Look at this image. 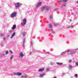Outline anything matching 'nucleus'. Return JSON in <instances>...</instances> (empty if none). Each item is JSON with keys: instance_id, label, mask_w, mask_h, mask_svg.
I'll list each match as a JSON object with an SVG mask.
<instances>
[{"instance_id": "47", "label": "nucleus", "mask_w": 78, "mask_h": 78, "mask_svg": "<svg viewBox=\"0 0 78 78\" xmlns=\"http://www.w3.org/2000/svg\"><path fill=\"white\" fill-rule=\"evenodd\" d=\"M77 3H78V1L77 2Z\"/></svg>"}, {"instance_id": "34", "label": "nucleus", "mask_w": 78, "mask_h": 78, "mask_svg": "<svg viewBox=\"0 0 78 78\" xmlns=\"http://www.w3.org/2000/svg\"><path fill=\"white\" fill-rule=\"evenodd\" d=\"M49 70H50V69H46V71H48Z\"/></svg>"}, {"instance_id": "3", "label": "nucleus", "mask_w": 78, "mask_h": 78, "mask_svg": "<svg viewBox=\"0 0 78 78\" xmlns=\"http://www.w3.org/2000/svg\"><path fill=\"white\" fill-rule=\"evenodd\" d=\"M24 56V55L23 54V53L21 52L20 53L19 57H23Z\"/></svg>"}, {"instance_id": "30", "label": "nucleus", "mask_w": 78, "mask_h": 78, "mask_svg": "<svg viewBox=\"0 0 78 78\" xmlns=\"http://www.w3.org/2000/svg\"><path fill=\"white\" fill-rule=\"evenodd\" d=\"M50 19H52V16H51L50 17H49Z\"/></svg>"}, {"instance_id": "28", "label": "nucleus", "mask_w": 78, "mask_h": 78, "mask_svg": "<svg viewBox=\"0 0 78 78\" xmlns=\"http://www.w3.org/2000/svg\"><path fill=\"white\" fill-rule=\"evenodd\" d=\"M3 40H4V41H6V38H5V37H4L3 38Z\"/></svg>"}, {"instance_id": "23", "label": "nucleus", "mask_w": 78, "mask_h": 78, "mask_svg": "<svg viewBox=\"0 0 78 78\" xmlns=\"http://www.w3.org/2000/svg\"><path fill=\"white\" fill-rule=\"evenodd\" d=\"M63 5L64 6H66V3H63Z\"/></svg>"}, {"instance_id": "24", "label": "nucleus", "mask_w": 78, "mask_h": 78, "mask_svg": "<svg viewBox=\"0 0 78 78\" xmlns=\"http://www.w3.org/2000/svg\"><path fill=\"white\" fill-rule=\"evenodd\" d=\"M69 69H72V66H69Z\"/></svg>"}, {"instance_id": "1", "label": "nucleus", "mask_w": 78, "mask_h": 78, "mask_svg": "<svg viewBox=\"0 0 78 78\" xmlns=\"http://www.w3.org/2000/svg\"><path fill=\"white\" fill-rule=\"evenodd\" d=\"M16 14H17V13H12L11 15V17H14L16 16Z\"/></svg>"}, {"instance_id": "39", "label": "nucleus", "mask_w": 78, "mask_h": 78, "mask_svg": "<svg viewBox=\"0 0 78 78\" xmlns=\"http://www.w3.org/2000/svg\"><path fill=\"white\" fill-rule=\"evenodd\" d=\"M9 33H11V30H9Z\"/></svg>"}, {"instance_id": "33", "label": "nucleus", "mask_w": 78, "mask_h": 78, "mask_svg": "<svg viewBox=\"0 0 78 78\" xmlns=\"http://www.w3.org/2000/svg\"><path fill=\"white\" fill-rule=\"evenodd\" d=\"M13 58V56H12L11 57H10V58L11 59H12V58Z\"/></svg>"}, {"instance_id": "5", "label": "nucleus", "mask_w": 78, "mask_h": 78, "mask_svg": "<svg viewBox=\"0 0 78 78\" xmlns=\"http://www.w3.org/2000/svg\"><path fill=\"white\" fill-rule=\"evenodd\" d=\"M19 5H20V3L17 2L15 5V7H16V8H18V7L19 6Z\"/></svg>"}, {"instance_id": "16", "label": "nucleus", "mask_w": 78, "mask_h": 78, "mask_svg": "<svg viewBox=\"0 0 78 78\" xmlns=\"http://www.w3.org/2000/svg\"><path fill=\"white\" fill-rule=\"evenodd\" d=\"M25 24H26L25 23H21V25L22 26H25Z\"/></svg>"}, {"instance_id": "12", "label": "nucleus", "mask_w": 78, "mask_h": 78, "mask_svg": "<svg viewBox=\"0 0 78 78\" xmlns=\"http://www.w3.org/2000/svg\"><path fill=\"white\" fill-rule=\"evenodd\" d=\"M26 22H27V20H26V19H24L23 20V23L26 24Z\"/></svg>"}, {"instance_id": "13", "label": "nucleus", "mask_w": 78, "mask_h": 78, "mask_svg": "<svg viewBox=\"0 0 78 78\" xmlns=\"http://www.w3.org/2000/svg\"><path fill=\"white\" fill-rule=\"evenodd\" d=\"M14 36H15V33H13L12 34V36L11 37V38H12L13 37H14Z\"/></svg>"}, {"instance_id": "10", "label": "nucleus", "mask_w": 78, "mask_h": 78, "mask_svg": "<svg viewBox=\"0 0 78 78\" xmlns=\"http://www.w3.org/2000/svg\"><path fill=\"white\" fill-rule=\"evenodd\" d=\"M44 75H45L44 73L40 75L39 77H42V76H44Z\"/></svg>"}, {"instance_id": "7", "label": "nucleus", "mask_w": 78, "mask_h": 78, "mask_svg": "<svg viewBox=\"0 0 78 78\" xmlns=\"http://www.w3.org/2000/svg\"><path fill=\"white\" fill-rule=\"evenodd\" d=\"M76 53V51H71L70 52L69 54L70 55H71V54H75Z\"/></svg>"}, {"instance_id": "4", "label": "nucleus", "mask_w": 78, "mask_h": 78, "mask_svg": "<svg viewBox=\"0 0 78 78\" xmlns=\"http://www.w3.org/2000/svg\"><path fill=\"white\" fill-rule=\"evenodd\" d=\"M64 2L65 3H66V2H68V0H60L59 1V2Z\"/></svg>"}, {"instance_id": "38", "label": "nucleus", "mask_w": 78, "mask_h": 78, "mask_svg": "<svg viewBox=\"0 0 78 78\" xmlns=\"http://www.w3.org/2000/svg\"><path fill=\"white\" fill-rule=\"evenodd\" d=\"M7 37H9V35H8L7 36Z\"/></svg>"}, {"instance_id": "43", "label": "nucleus", "mask_w": 78, "mask_h": 78, "mask_svg": "<svg viewBox=\"0 0 78 78\" xmlns=\"http://www.w3.org/2000/svg\"><path fill=\"white\" fill-rule=\"evenodd\" d=\"M53 78H56V77H54Z\"/></svg>"}, {"instance_id": "20", "label": "nucleus", "mask_w": 78, "mask_h": 78, "mask_svg": "<svg viewBox=\"0 0 78 78\" xmlns=\"http://www.w3.org/2000/svg\"><path fill=\"white\" fill-rule=\"evenodd\" d=\"M65 53H66V52H63L61 54V55H64Z\"/></svg>"}, {"instance_id": "29", "label": "nucleus", "mask_w": 78, "mask_h": 78, "mask_svg": "<svg viewBox=\"0 0 78 78\" xmlns=\"http://www.w3.org/2000/svg\"><path fill=\"white\" fill-rule=\"evenodd\" d=\"M76 65H77V66H78V62H76Z\"/></svg>"}, {"instance_id": "41", "label": "nucleus", "mask_w": 78, "mask_h": 78, "mask_svg": "<svg viewBox=\"0 0 78 78\" xmlns=\"http://www.w3.org/2000/svg\"><path fill=\"white\" fill-rule=\"evenodd\" d=\"M56 9H54V11H56Z\"/></svg>"}, {"instance_id": "2", "label": "nucleus", "mask_w": 78, "mask_h": 78, "mask_svg": "<svg viewBox=\"0 0 78 78\" xmlns=\"http://www.w3.org/2000/svg\"><path fill=\"white\" fill-rule=\"evenodd\" d=\"M14 75H17V76H20V75H22V74L18 72L16 73H14Z\"/></svg>"}, {"instance_id": "44", "label": "nucleus", "mask_w": 78, "mask_h": 78, "mask_svg": "<svg viewBox=\"0 0 78 78\" xmlns=\"http://www.w3.org/2000/svg\"><path fill=\"white\" fill-rule=\"evenodd\" d=\"M70 21H72V20H70Z\"/></svg>"}, {"instance_id": "46", "label": "nucleus", "mask_w": 78, "mask_h": 78, "mask_svg": "<svg viewBox=\"0 0 78 78\" xmlns=\"http://www.w3.org/2000/svg\"><path fill=\"white\" fill-rule=\"evenodd\" d=\"M53 30V29H51V31H52Z\"/></svg>"}, {"instance_id": "6", "label": "nucleus", "mask_w": 78, "mask_h": 78, "mask_svg": "<svg viewBox=\"0 0 78 78\" xmlns=\"http://www.w3.org/2000/svg\"><path fill=\"white\" fill-rule=\"evenodd\" d=\"M16 28V24L13 25L12 27V30H14Z\"/></svg>"}, {"instance_id": "40", "label": "nucleus", "mask_w": 78, "mask_h": 78, "mask_svg": "<svg viewBox=\"0 0 78 78\" xmlns=\"http://www.w3.org/2000/svg\"><path fill=\"white\" fill-rule=\"evenodd\" d=\"M33 44L32 43H31V45H33Z\"/></svg>"}, {"instance_id": "36", "label": "nucleus", "mask_w": 78, "mask_h": 78, "mask_svg": "<svg viewBox=\"0 0 78 78\" xmlns=\"http://www.w3.org/2000/svg\"><path fill=\"white\" fill-rule=\"evenodd\" d=\"M71 27H72V28H73V25L71 26Z\"/></svg>"}, {"instance_id": "35", "label": "nucleus", "mask_w": 78, "mask_h": 78, "mask_svg": "<svg viewBox=\"0 0 78 78\" xmlns=\"http://www.w3.org/2000/svg\"><path fill=\"white\" fill-rule=\"evenodd\" d=\"M31 53H32V52H30V54H29V55H31Z\"/></svg>"}, {"instance_id": "15", "label": "nucleus", "mask_w": 78, "mask_h": 78, "mask_svg": "<svg viewBox=\"0 0 78 78\" xmlns=\"http://www.w3.org/2000/svg\"><path fill=\"white\" fill-rule=\"evenodd\" d=\"M56 64L58 65H62V63L57 62Z\"/></svg>"}, {"instance_id": "17", "label": "nucleus", "mask_w": 78, "mask_h": 78, "mask_svg": "<svg viewBox=\"0 0 78 78\" xmlns=\"http://www.w3.org/2000/svg\"><path fill=\"white\" fill-rule=\"evenodd\" d=\"M49 27L50 28H52V27L51 26V25L49 24Z\"/></svg>"}, {"instance_id": "11", "label": "nucleus", "mask_w": 78, "mask_h": 78, "mask_svg": "<svg viewBox=\"0 0 78 78\" xmlns=\"http://www.w3.org/2000/svg\"><path fill=\"white\" fill-rule=\"evenodd\" d=\"M44 8L45 10H48V7L47 6V7L44 6Z\"/></svg>"}, {"instance_id": "22", "label": "nucleus", "mask_w": 78, "mask_h": 78, "mask_svg": "<svg viewBox=\"0 0 78 78\" xmlns=\"http://www.w3.org/2000/svg\"><path fill=\"white\" fill-rule=\"evenodd\" d=\"M21 78H27V76H21Z\"/></svg>"}, {"instance_id": "27", "label": "nucleus", "mask_w": 78, "mask_h": 78, "mask_svg": "<svg viewBox=\"0 0 78 78\" xmlns=\"http://www.w3.org/2000/svg\"><path fill=\"white\" fill-rule=\"evenodd\" d=\"M8 51H7L5 52V54H6V55H7V54H8Z\"/></svg>"}, {"instance_id": "42", "label": "nucleus", "mask_w": 78, "mask_h": 78, "mask_svg": "<svg viewBox=\"0 0 78 78\" xmlns=\"http://www.w3.org/2000/svg\"><path fill=\"white\" fill-rule=\"evenodd\" d=\"M52 33H55V32H52Z\"/></svg>"}, {"instance_id": "8", "label": "nucleus", "mask_w": 78, "mask_h": 78, "mask_svg": "<svg viewBox=\"0 0 78 78\" xmlns=\"http://www.w3.org/2000/svg\"><path fill=\"white\" fill-rule=\"evenodd\" d=\"M44 69L42 68L38 70V71L39 72H43V71H44Z\"/></svg>"}, {"instance_id": "9", "label": "nucleus", "mask_w": 78, "mask_h": 78, "mask_svg": "<svg viewBox=\"0 0 78 78\" xmlns=\"http://www.w3.org/2000/svg\"><path fill=\"white\" fill-rule=\"evenodd\" d=\"M41 2H39L37 5L36 6V7H39V6H41Z\"/></svg>"}, {"instance_id": "18", "label": "nucleus", "mask_w": 78, "mask_h": 78, "mask_svg": "<svg viewBox=\"0 0 78 78\" xmlns=\"http://www.w3.org/2000/svg\"><path fill=\"white\" fill-rule=\"evenodd\" d=\"M54 25H55V26H58V25L55 22L54 23Z\"/></svg>"}, {"instance_id": "26", "label": "nucleus", "mask_w": 78, "mask_h": 78, "mask_svg": "<svg viewBox=\"0 0 78 78\" xmlns=\"http://www.w3.org/2000/svg\"><path fill=\"white\" fill-rule=\"evenodd\" d=\"M9 52H10V53H12V51L11 50H10L9 51Z\"/></svg>"}, {"instance_id": "21", "label": "nucleus", "mask_w": 78, "mask_h": 78, "mask_svg": "<svg viewBox=\"0 0 78 78\" xmlns=\"http://www.w3.org/2000/svg\"><path fill=\"white\" fill-rule=\"evenodd\" d=\"M4 35H5L4 34H0V36H1L2 37V36H4Z\"/></svg>"}, {"instance_id": "37", "label": "nucleus", "mask_w": 78, "mask_h": 78, "mask_svg": "<svg viewBox=\"0 0 78 78\" xmlns=\"http://www.w3.org/2000/svg\"><path fill=\"white\" fill-rule=\"evenodd\" d=\"M70 28V26H69L67 27V28Z\"/></svg>"}, {"instance_id": "25", "label": "nucleus", "mask_w": 78, "mask_h": 78, "mask_svg": "<svg viewBox=\"0 0 78 78\" xmlns=\"http://www.w3.org/2000/svg\"><path fill=\"white\" fill-rule=\"evenodd\" d=\"M74 76L75 77H78V75L77 74H75Z\"/></svg>"}, {"instance_id": "19", "label": "nucleus", "mask_w": 78, "mask_h": 78, "mask_svg": "<svg viewBox=\"0 0 78 78\" xmlns=\"http://www.w3.org/2000/svg\"><path fill=\"white\" fill-rule=\"evenodd\" d=\"M23 36H25L26 34V32H23Z\"/></svg>"}, {"instance_id": "32", "label": "nucleus", "mask_w": 78, "mask_h": 78, "mask_svg": "<svg viewBox=\"0 0 78 78\" xmlns=\"http://www.w3.org/2000/svg\"><path fill=\"white\" fill-rule=\"evenodd\" d=\"M72 62V60H70L69 61V62L70 63Z\"/></svg>"}, {"instance_id": "45", "label": "nucleus", "mask_w": 78, "mask_h": 78, "mask_svg": "<svg viewBox=\"0 0 78 78\" xmlns=\"http://www.w3.org/2000/svg\"><path fill=\"white\" fill-rule=\"evenodd\" d=\"M47 53H50V52H48Z\"/></svg>"}, {"instance_id": "14", "label": "nucleus", "mask_w": 78, "mask_h": 78, "mask_svg": "<svg viewBox=\"0 0 78 78\" xmlns=\"http://www.w3.org/2000/svg\"><path fill=\"white\" fill-rule=\"evenodd\" d=\"M44 9H45L44 7L43 6V7H42V8H41V11H44Z\"/></svg>"}, {"instance_id": "31", "label": "nucleus", "mask_w": 78, "mask_h": 78, "mask_svg": "<svg viewBox=\"0 0 78 78\" xmlns=\"http://www.w3.org/2000/svg\"><path fill=\"white\" fill-rule=\"evenodd\" d=\"M70 51V50H67V52H69Z\"/></svg>"}]
</instances>
